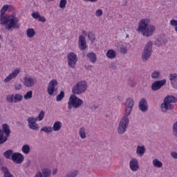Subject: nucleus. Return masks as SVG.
Masks as SVG:
<instances>
[{"instance_id": "nucleus-39", "label": "nucleus", "mask_w": 177, "mask_h": 177, "mask_svg": "<svg viewBox=\"0 0 177 177\" xmlns=\"http://www.w3.org/2000/svg\"><path fill=\"white\" fill-rule=\"evenodd\" d=\"M95 16L96 17H102L103 16V10L101 8H98L95 12Z\"/></svg>"}, {"instance_id": "nucleus-31", "label": "nucleus", "mask_w": 177, "mask_h": 177, "mask_svg": "<svg viewBox=\"0 0 177 177\" xmlns=\"http://www.w3.org/2000/svg\"><path fill=\"white\" fill-rule=\"evenodd\" d=\"M1 171L3 172L4 177H14L7 167H2Z\"/></svg>"}, {"instance_id": "nucleus-53", "label": "nucleus", "mask_w": 177, "mask_h": 177, "mask_svg": "<svg viewBox=\"0 0 177 177\" xmlns=\"http://www.w3.org/2000/svg\"><path fill=\"white\" fill-rule=\"evenodd\" d=\"M53 175H56L57 174V169H54L52 171Z\"/></svg>"}, {"instance_id": "nucleus-34", "label": "nucleus", "mask_w": 177, "mask_h": 177, "mask_svg": "<svg viewBox=\"0 0 177 177\" xmlns=\"http://www.w3.org/2000/svg\"><path fill=\"white\" fill-rule=\"evenodd\" d=\"M41 132H45V133H52L53 130L52 127L44 126L41 129Z\"/></svg>"}, {"instance_id": "nucleus-8", "label": "nucleus", "mask_w": 177, "mask_h": 177, "mask_svg": "<svg viewBox=\"0 0 177 177\" xmlns=\"http://www.w3.org/2000/svg\"><path fill=\"white\" fill-rule=\"evenodd\" d=\"M152 49H153V42L148 41L142 54V59L143 60V62H147V60L150 59V56H151Z\"/></svg>"}, {"instance_id": "nucleus-55", "label": "nucleus", "mask_w": 177, "mask_h": 177, "mask_svg": "<svg viewBox=\"0 0 177 177\" xmlns=\"http://www.w3.org/2000/svg\"><path fill=\"white\" fill-rule=\"evenodd\" d=\"M48 1H55V0H48Z\"/></svg>"}, {"instance_id": "nucleus-18", "label": "nucleus", "mask_w": 177, "mask_h": 177, "mask_svg": "<svg viewBox=\"0 0 177 177\" xmlns=\"http://www.w3.org/2000/svg\"><path fill=\"white\" fill-rule=\"evenodd\" d=\"M146 153V146L145 145H138L136 149V154L138 157H143Z\"/></svg>"}, {"instance_id": "nucleus-29", "label": "nucleus", "mask_w": 177, "mask_h": 177, "mask_svg": "<svg viewBox=\"0 0 177 177\" xmlns=\"http://www.w3.org/2000/svg\"><path fill=\"white\" fill-rule=\"evenodd\" d=\"M26 37L28 38H34L35 37V30L30 28L26 30Z\"/></svg>"}, {"instance_id": "nucleus-47", "label": "nucleus", "mask_w": 177, "mask_h": 177, "mask_svg": "<svg viewBox=\"0 0 177 177\" xmlns=\"http://www.w3.org/2000/svg\"><path fill=\"white\" fill-rule=\"evenodd\" d=\"M88 39H91V42H93L95 39V35H93L92 32L88 33Z\"/></svg>"}, {"instance_id": "nucleus-7", "label": "nucleus", "mask_w": 177, "mask_h": 177, "mask_svg": "<svg viewBox=\"0 0 177 177\" xmlns=\"http://www.w3.org/2000/svg\"><path fill=\"white\" fill-rule=\"evenodd\" d=\"M10 136V127L7 124H2V129H0V145H3Z\"/></svg>"}, {"instance_id": "nucleus-30", "label": "nucleus", "mask_w": 177, "mask_h": 177, "mask_svg": "<svg viewBox=\"0 0 177 177\" xmlns=\"http://www.w3.org/2000/svg\"><path fill=\"white\" fill-rule=\"evenodd\" d=\"M21 151L24 154H30V151H31V148H30V145H24L21 147Z\"/></svg>"}, {"instance_id": "nucleus-48", "label": "nucleus", "mask_w": 177, "mask_h": 177, "mask_svg": "<svg viewBox=\"0 0 177 177\" xmlns=\"http://www.w3.org/2000/svg\"><path fill=\"white\" fill-rule=\"evenodd\" d=\"M38 20L39 21H41V23H45V21H46V19L45 18V17L41 15L39 16Z\"/></svg>"}, {"instance_id": "nucleus-26", "label": "nucleus", "mask_w": 177, "mask_h": 177, "mask_svg": "<svg viewBox=\"0 0 177 177\" xmlns=\"http://www.w3.org/2000/svg\"><path fill=\"white\" fill-rule=\"evenodd\" d=\"M86 135H88V132H86V128L82 127L79 129V136H80L81 139H86Z\"/></svg>"}, {"instance_id": "nucleus-33", "label": "nucleus", "mask_w": 177, "mask_h": 177, "mask_svg": "<svg viewBox=\"0 0 177 177\" xmlns=\"http://www.w3.org/2000/svg\"><path fill=\"white\" fill-rule=\"evenodd\" d=\"M132 110H133V108H129V107L125 106L124 115L122 117H126L127 118H129V115H131V113H132Z\"/></svg>"}, {"instance_id": "nucleus-52", "label": "nucleus", "mask_w": 177, "mask_h": 177, "mask_svg": "<svg viewBox=\"0 0 177 177\" xmlns=\"http://www.w3.org/2000/svg\"><path fill=\"white\" fill-rule=\"evenodd\" d=\"M84 2H92V3H95V2H97L99 0H84Z\"/></svg>"}, {"instance_id": "nucleus-3", "label": "nucleus", "mask_w": 177, "mask_h": 177, "mask_svg": "<svg viewBox=\"0 0 177 177\" xmlns=\"http://www.w3.org/2000/svg\"><path fill=\"white\" fill-rule=\"evenodd\" d=\"M177 99L174 95H168L163 100V102L160 105V110L162 113H167L169 110H174L175 106L174 103H176Z\"/></svg>"}, {"instance_id": "nucleus-15", "label": "nucleus", "mask_w": 177, "mask_h": 177, "mask_svg": "<svg viewBox=\"0 0 177 177\" xmlns=\"http://www.w3.org/2000/svg\"><path fill=\"white\" fill-rule=\"evenodd\" d=\"M166 84H167L166 79H163L162 80H157L152 83L151 86V88L152 89V91H160V89H161L162 86L166 85Z\"/></svg>"}, {"instance_id": "nucleus-17", "label": "nucleus", "mask_w": 177, "mask_h": 177, "mask_svg": "<svg viewBox=\"0 0 177 177\" xmlns=\"http://www.w3.org/2000/svg\"><path fill=\"white\" fill-rule=\"evenodd\" d=\"M129 168L133 172H138L140 166L139 165V160L136 158H133L129 161Z\"/></svg>"}, {"instance_id": "nucleus-12", "label": "nucleus", "mask_w": 177, "mask_h": 177, "mask_svg": "<svg viewBox=\"0 0 177 177\" xmlns=\"http://www.w3.org/2000/svg\"><path fill=\"white\" fill-rule=\"evenodd\" d=\"M23 95L20 93L10 94L7 95L6 100L8 103H19L23 100Z\"/></svg>"}, {"instance_id": "nucleus-13", "label": "nucleus", "mask_w": 177, "mask_h": 177, "mask_svg": "<svg viewBox=\"0 0 177 177\" xmlns=\"http://www.w3.org/2000/svg\"><path fill=\"white\" fill-rule=\"evenodd\" d=\"M56 86H57V80L55 79L50 80L47 88V92L50 96H53L55 92L57 91Z\"/></svg>"}, {"instance_id": "nucleus-23", "label": "nucleus", "mask_w": 177, "mask_h": 177, "mask_svg": "<svg viewBox=\"0 0 177 177\" xmlns=\"http://www.w3.org/2000/svg\"><path fill=\"white\" fill-rule=\"evenodd\" d=\"M152 165L154 168L160 169L164 167V163H162V161L160 160V159L154 158L152 160Z\"/></svg>"}, {"instance_id": "nucleus-54", "label": "nucleus", "mask_w": 177, "mask_h": 177, "mask_svg": "<svg viewBox=\"0 0 177 177\" xmlns=\"http://www.w3.org/2000/svg\"><path fill=\"white\" fill-rule=\"evenodd\" d=\"M1 39V36H0V39ZM0 49H1V43H0Z\"/></svg>"}, {"instance_id": "nucleus-16", "label": "nucleus", "mask_w": 177, "mask_h": 177, "mask_svg": "<svg viewBox=\"0 0 177 177\" xmlns=\"http://www.w3.org/2000/svg\"><path fill=\"white\" fill-rule=\"evenodd\" d=\"M12 161L14 164H23V162L24 161V155L19 152H14L12 157Z\"/></svg>"}, {"instance_id": "nucleus-50", "label": "nucleus", "mask_w": 177, "mask_h": 177, "mask_svg": "<svg viewBox=\"0 0 177 177\" xmlns=\"http://www.w3.org/2000/svg\"><path fill=\"white\" fill-rule=\"evenodd\" d=\"M3 159L0 158V169H2L3 168Z\"/></svg>"}, {"instance_id": "nucleus-22", "label": "nucleus", "mask_w": 177, "mask_h": 177, "mask_svg": "<svg viewBox=\"0 0 177 177\" xmlns=\"http://www.w3.org/2000/svg\"><path fill=\"white\" fill-rule=\"evenodd\" d=\"M86 58L91 62V63H96L97 62V56L93 52H91L86 54Z\"/></svg>"}, {"instance_id": "nucleus-41", "label": "nucleus", "mask_w": 177, "mask_h": 177, "mask_svg": "<svg viewBox=\"0 0 177 177\" xmlns=\"http://www.w3.org/2000/svg\"><path fill=\"white\" fill-rule=\"evenodd\" d=\"M173 135L177 138V122H175L172 126Z\"/></svg>"}, {"instance_id": "nucleus-36", "label": "nucleus", "mask_w": 177, "mask_h": 177, "mask_svg": "<svg viewBox=\"0 0 177 177\" xmlns=\"http://www.w3.org/2000/svg\"><path fill=\"white\" fill-rule=\"evenodd\" d=\"M78 176V170H72L66 174L65 177H76Z\"/></svg>"}, {"instance_id": "nucleus-6", "label": "nucleus", "mask_w": 177, "mask_h": 177, "mask_svg": "<svg viewBox=\"0 0 177 177\" xmlns=\"http://www.w3.org/2000/svg\"><path fill=\"white\" fill-rule=\"evenodd\" d=\"M88 89V84L85 81H80L75 84L72 88V93L73 95H82L85 93Z\"/></svg>"}, {"instance_id": "nucleus-27", "label": "nucleus", "mask_w": 177, "mask_h": 177, "mask_svg": "<svg viewBox=\"0 0 177 177\" xmlns=\"http://www.w3.org/2000/svg\"><path fill=\"white\" fill-rule=\"evenodd\" d=\"M152 80H160L161 78V71L158 70L153 71L151 74Z\"/></svg>"}, {"instance_id": "nucleus-46", "label": "nucleus", "mask_w": 177, "mask_h": 177, "mask_svg": "<svg viewBox=\"0 0 177 177\" xmlns=\"http://www.w3.org/2000/svg\"><path fill=\"white\" fill-rule=\"evenodd\" d=\"M31 16L33 17V19L38 20V19H39V16L41 15H39V12H34L32 13Z\"/></svg>"}, {"instance_id": "nucleus-42", "label": "nucleus", "mask_w": 177, "mask_h": 177, "mask_svg": "<svg viewBox=\"0 0 177 177\" xmlns=\"http://www.w3.org/2000/svg\"><path fill=\"white\" fill-rule=\"evenodd\" d=\"M66 5H67V0H60L59 7L61 9H64Z\"/></svg>"}, {"instance_id": "nucleus-37", "label": "nucleus", "mask_w": 177, "mask_h": 177, "mask_svg": "<svg viewBox=\"0 0 177 177\" xmlns=\"http://www.w3.org/2000/svg\"><path fill=\"white\" fill-rule=\"evenodd\" d=\"M44 118H45V111H41L39 112L38 116L37 118H35V119L39 122L42 121V120H44Z\"/></svg>"}, {"instance_id": "nucleus-38", "label": "nucleus", "mask_w": 177, "mask_h": 177, "mask_svg": "<svg viewBox=\"0 0 177 177\" xmlns=\"http://www.w3.org/2000/svg\"><path fill=\"white\" fill-rule=\"evenodd\" d=\"M24 99L25 100H30V99H32V91H27L24 95Z\"/></svg>"}, {"instance_id": "nucleus-44", "label": "nucleus", "mask_w": 177, "mask_h": 177, "mask_svg": "<svg viewBox=\"0 0 177 177\" xmlns=\"http://www.w3.org/2000/svg\"><path fill=\"white\" fill-rule=\"evenodd\" d=\"M120 53H122V55H127V53H128V48L127 46L120 47Z\"/></svg>"}, {"instance_id": "nucleus-49", "label": "nucleus", "mask_w": 177, "mask_h": 177, "mask_svg": "<svg viewBox=\"0 0 177 177\" xmlns=\"http://www.w3.org/2000/svg\"><path fill=\"white\" fill-rule=\"evenodd\" d=\"M171 156L172 157V158L177 160V152L176 151L171 152Z\"/></svg>"}, {"instance_id": "nucleus-20", "label": "nucleus", "mask_w": 177, "mask_h": 177, "mask_svg": "<svg viewBox=\"0 0 177 177\" xmlns=\"http://www.w3.org/2000/svg\"><path fill=\"white\" fill-rule=\"evenodd\" d=\"M79 48L81 50H85L86 49V40L85 37L82 35L79 36Z\"/></svg>"}, {"instance_id": "nucleus-32", "label": "nucleus", "mask_w": 177, "mask_h": 177, "mask_svg": "<svg viewBox=\"0 0 177 177\" xmlns=\"http://www.w3.org/2000/svg\"><path fill=\"white\" fill-rule=\"evenodd\" d=\"M125 107L133 109V100L132 98H127L126 100Z\"/></svg>"}, {"instance_id": "nucleus-21", "label": "nucleus", "mask_w": 177, "mask_h": 177, "mask_svg": "<svg viewBox=\"0 0 177 177\" xmlns=\"http://www.w3.org/2000/svg\"><path fill=\"white\" fill-rule=\"evenodd\" d=\"M139 109L140 111H142L143 113H145V111H147L149 106L147 105V100L146 99L142 98L139 103Z\"/></svg>"}, {"instance_id": "nucleus-11", "label": "nucleus", "mask_w": 177, "mask_h": 177, "mask_svg": "<svg viewBox=\"0 0 177 177\" xmlns=\"http://www.w3.org/2000/svg\"><path fill=\"white\" fill-rule=\"evenodd\" d=\"M21 73V68H16L10 73H9L7 77L3 80V82L5 84H8V82H10L12 80H15L18 77L19 74Z\"/></svg>"}, {"instance_id": "nucleus-40", "label": "nucleus", "mask_w": 177, "mask_h": 177, "mask_svg": "<svg viewBox=\"0 0 177 177\" xmlns=\"http://www.w3.org/2000/svg\"><path fill=\"white\" fill-rule=\"evenodd\" d=\"M170 26L174 28L176 32H177V20L176 19H171L170 20Z\"/></svg>"}, {"instance_id": "nucleus-5", "label": "nucleus", "mask_w": 177, "mask_h": 177, "mask_svg": "<svg viewBox=\"0 0 177 177\" xmlns=\"http://www.w3.org/2000/svg\"><path fill=\"white\" fill-rule=\"evenodd\" d=\"M129 127V118L122 117L119 120L117 132L118 135H124L127 131H128V127Z\"/></svg>"}, {"instance_id": "nucleus-9", "label": "nucleus", "mask_w": 177, "mask_h": 177, "mask_svg": "<svg viewBox=\"0 0 177 177\" xmlns=\"http://www.w3.org/2000/svg\"><path fill=\"white\" fill-rule=\"evenodd\" d=\"M78 62V57L75 53H69L67 55V63L70 68H75V66Z\"/></svg>"}, {"instance_id": "nucleus-19", "label": "nucleus", "mask_w": 177, "mask_h": 177, "mask_svg": "<svg viewBox=\"0 0 177 177\" xmlns=\"http://www.w3.org/2000/svg\"><path fill=\"white\" fill-rule=\"evenodd\" d=\"M170 84L174 89H177V73H173L169 75Z\"/></svg>"}, {"instance_id": "nucleus-28", "label": "nucleus", "mask_w": 177, "mask_h": 177, "mask_svg": "<svg viewBox=\"0 0 177 177\" xmlns=\"http://www.w3.org/2000/svg\"><path fill=\"white\" fill-rule=\"evenodd\" d=\"M13 154H15V152H13V150L8 149L3 153V156L5 157V158H7V160H12V158L13 157Z\"/></svg>"}, {"instance_id": "nucleus-45", "label": "nucleus", "mask_w": 177, "mask_h": 177, "mask_svg": "<svg viewBox=\"0 0 177 177\" xmlns=\"http://www.w3.org/2000/svg\"><path fill=\"white\" fill-rule=\"evenodd\" d=\"M14 88L15 91H20V89L23 88V85H21V84L20 83H15L14 84Z\"/></svg>"}, {"instance_id": "nucleus-35", "label": "nucleus", "mask_w": 177, "mask_h": 177, "mask_svg": "<svg viewBox=\"0 0 177 177\" xmlns=\"http://www.w3.org/2000/svg\"><path fill=\"white\" fill-rule=\"evenodd\" d=\"M52 171H50V169H41V174L43 175V177H50Z\"/></svg>"}, {"instance_id": "nucleus-2", "label": "nucleus", "mask_w": 177, "mask_h": 177, "mask_svg": "<svg viewBox=\"0 0 177 177\" xmlns=\"http://www.w3.org/2000/svg\"><path fill=\"white\" fill-rule=\"evenodd\" d=\"M151 20L149 18L142 19L139 23L136 31L138 34H142L143 37H151L156 32V26L151 24Z\"/></svg>"}, {"instance_id": "nucleus-25", "label": "nucleus", "mask_w": 177, "mask_h": 177, "mask_svg": "<svg viewBox=\"0 0 177 177\" xmlns=\"http://www.w3.org/2000/svg\"><path fill=\"white\" fill-rule=\"evenodd\" d=\"M106 57L108 59H115L117 57V52L113 49H109L106 53Z\"/></svg>"}, {"instance_id": "nucleus-14", "label": "nucleus", "mask_w": 177, "mask_h": 177, "mask_svg": "<svg viewBox=\"0 0 177 177\" xmlns=\"http://www.w3.org/2000/svg\"><path fill=\"white\" fill-rule=\"evenodd\" d=\"M28 121V127L29 129L32 131H39V124L37 123V120L34 117H29L27 120Z\"/></svg>"}, {"instance_id": "nucleus-10", "label": "nucleus", "mask_w": 177, "mask_h": 177, "mask_svg": "<svg viewBox=\"0 0 177 177\" xmlns=\"http://www.w3.org/2000/svg\"><path fill=\"white\" fill-rule=\"evenodd\" d=\"M22 82L26 88H32L37 84V78L30 75H26L23 78Z\"/></svg>"}, {"instance_id": "nucleus-4", "label": "nucleus", "mask_w": 177, "mask_h": 177, "mask_svg": "<svg viewBox=\"0 0 177 177\" xmlns=\"http://www.w3.org/2000/svg\"><path fill=\"white\" fill-rule=\"evenodd\" d=\"M82 104H84V100H82V99L77 97L75 94L71 95L68 102V110H72L73 109H80Z\"/></svg>"}, {"instance_id": "nucleus-43", "label": "nucleus", "mask_w": 177, "mask_h": 177, "mask_svg": "<svg viewBox=\"0 0 177 177\" xmlns=\"http://www.w3.org/2000/svg\"><path fill=\"white\" fill-rule=\"evenodd\" d=\"M64 97V91H62L58 95H57L56 100L57 102H62Z\"/></svg>"}, {"instance_id": "nucleus-24", "label": "nucleus", "mask_w": 177, "mask_h": 177, "mask_svg": "<svg viewBox=\"0 0 177 177\" xmlns=\"http://www.w3.org/2000/svg\"><path fill=\"white\" fill-rule=\"evenodd\" d=\"M63 127V123L60 121H56L53 124L52 129L54 131V132H59L60 129Z\"/></svg>"}, {"instance_id": "nucleus-1", "label": "nucleus", "mask_w": 177, "mask_h": 177, "mask_svg": "<svg viewBox=\"0 0 177 177\" xmlns=\"http://www.w3.org/2000/svg\"><path fill=\"white\" fill-rule=\"evenodd\" d=\"M13 8L11 5H4L0 11V24L5 26L6 30H10L12 28H20L19 25V18L16 17V14H11L6 15L5 13L8 12V9Z\"/></svg>"}, {"instance_id": "nucleus-51", "label": "nucleus", "mask_w": 177, "mask_h": 177, "mask_svg": "<svg viewBox=\"0 0 177 177\" xmlns=\"http://www.w3.org/2000/svg\"><path fill=\"white\" fill-rule=\"evenodd\" d=\"M35 177H44V176H43V175H42V173H41V171H39V172H37V173L35 174Z\"/></svg>"}]
</instances>
